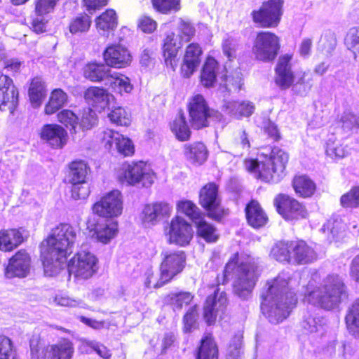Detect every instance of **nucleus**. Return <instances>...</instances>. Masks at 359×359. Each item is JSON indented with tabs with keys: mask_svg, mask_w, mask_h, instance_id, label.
<instances>
[{
	"mask_svg": "<svg viewBox=\"0 0 359 359\" xmlns=\"http://www.w3.org/2000/svg\"><path fill=\"white\" fill-rule=\"evenodd\" d=\"M72 185L71 197L74 200H83L88 197L90 193V185L87 181L82 182L69 183Z\"/></svg>",
	"mask_w": 359,
	"mask_h": 359,
	"instance_id": "obj_56",
	"label": "nucleus"
},
{
	"mask_svg": "<svg viewBox=\"0 0 359 359\" xmlns=\"http://www.w3.org/2000/svg\"><path fill=\"white\" fill-rule=\"evenodd\" d=\"M327 156L337 160L346 157L350 154L348 146L344 145L339 141L328 140L325 150Z\"/></svg>",
	"mask_w": 359,
	"mask_h": 359,
	"instance_id": "obj_47",
	"label": "nucleus"
},
{
	"mask_svg": "<svg viewBox=\"0 0 359 359\" xmlns=\"http://www.w3.org/2000/svg\"><path fill=\"white\" fill-rule=\"evenodd\" d=\"M200 204L207 211L208 217L219 220L226 212L221 206V200L218 194V186L215 182L204 185L199 193Z\"/></svg>",
	"mask_w": 359,
	"mask_h": 359,
	"instance_id": "obj_11",
	"label": "nucleus"
},
{
	"mask_svg": "<svg viewBox=\"0 0 359 359\" xmlns=\"http://www.w3.org/2000/svg\"><path fill=\"white\" fill-rule=\"evenodd\" d=\"M197 228V234L203 238L207 243H215L219 239L217 229L211 224L207 222L201 217L194 222Z\"/></svg>",
	"mask_w": 359,
	"mask_h": 359,
	"instance_id": "obj_41",
	"label": "nucleus"
},
{
	"mask_svg": "<svg viewBox=\"0 0 359 359\" xmlns=\"http://www.w3.org/2000/svg\"><path fill=\"white\" fill-rule=\"evenodd\" d=\"M180 46L175 40V34L171 32L166 35L163 44V54L165 62L167 66L170 67L173 70L178 65V52Z\"/></svg>",
	"mask_w": 359,
	"mask_h": 359,
	"instance_id": "obj_33",
	"label": "nucleus"
},
{
	"mask_svg": "<svg viewBox=\"0 0 359 359\" xmlns=\"http://www.w3.org/2000/svg\"><path fill=\"white\" fill-rule=\"evenodd\" d=\"M341 127L346 131L359 128V118L351 112H344L341 118Z\"/></svg>",
	"mask_w": 359,
	"mask_h": 359,
	"instance_id": "obj_62",
	"label": "nucleus"
},
{
	"mask_svg": "<svg viewBox=\"0 0 359 359\" xmlns=\"http://www.w3.org/2000/svg\"><path fill=\"white\" fill-rule=\"evenodd\" d=\"M30 356L32 359H48L49 345L46 346L39 336H32L29 339Z\"/></svg>",
	"mask_w": 359,
	"mask_h": 359,
	"instance_id": "obj_46",
	"label": "nucleus"
},
{
	"mask_svg": "<svg viewBox=\"0 0 359 359\" xmlns=\"http://www.w3.org/2000/svg\"><path fill=\"white\" fill-rule=\"evenodd\" d=\"M218 70L219 65L217 60L212 57H208L201 73V84L206 88L213 86L216 81Z\"/></svg>",
	"mask_w": 359,
	"mask_h": 359,
	"instance_id": "obj_39",
	"label": "nucleus"
},
{
	"mask_svg": "<svg viewBox=\"0 0 359 359\" xmlns=\"http://www.w3.org/2000/svg\"><path fill=\"white\" fill-rule=\"evenodd\" d=\"M180 0H151L154 9L161 14H168L177 11Z\"/></svg>",
	"mask_w": 359,
	"mask_h": 359,
	"instance_id": "obj_58",
	"label": "nucleus"
},
{
	"mask_svg": "<svg viewBox=\"0 0 359 359\" xmlns=\"http://www.w3.org/2000/svg\"><path fill=\"white\" fill-rule=\"evenodd\" d=\"M107 66L113 68H125L132 62V56L127 48L119 44H110L102 53Z\"/></svg>",
	"mask_w": 359,
	"mask_h": 359,
	"instance_id": "obj_16",
	"label": "nucleus"
},
{
	"mask_svg": "<svg viewBox=\"0 0 359 359\" xmlns=\"http://www.w3.org/2000/svg\"><path fill=\"white\" fill-rule=\"evenodd\" d=\"M250 147L248 134L245 130H239L231 142L230 152L234 156H241L248 151Z\"/></svg>",
	"mask_w": 359,
	"mask_h": 359,
	"instance_id": "obj_44",
	"label": "nucleus"
},
{
	"mask_svg": "<svg viewBox=\"0 0 359 359\" xmlns=\"http://www.w3.org/2000/svg\"><path fill=\"white\" fill-rule=\"evenodd\" d=\"M348 328L353 332H359V299L355 302L346 316Z\"/></svg>",
	"mask_w": 359,
	"mask_h": 359,
	"instance_id": "obj_55",
	"label": "nucleus"
},
{
	"mask_svg": "<svg viewBox=\"0 0 359 359\" xmlns=\"http://www.w3.org/2000/svg\"><path fill=\"white\" fill-rule=\"evenodd\" d=\"M164 233L170 244L180 241V216L176 215L164 229Z\"/></svg>",
	"mask_w": 359,
	"mask_h": 359,
	"instance_id": "obj_52",
	"label": "nucleus"
},
{
	"mask_svg": "<svg viewBox=\"0 0 359 359\" xmlns=\"http://www.w3.org/2000/svg\"><path fill=\"white\" fill-rule=\"evenodd\" d=\"M340 203L345 208H357L359 207V185L353 187L340 198Z\"/></svg>",
	"mask_w": 359,
	"mask_h": 359,
	"instance_id": "obj_53",
	"label": "nucleus"
},
{
	"mask_svg": "<svg viewBox=\"0 0 359 359\" xmlns=\"http://www.w3.org/2000/svg\"><path fill=\"white\" fill-rule=\"evenodd\" d=\"M107 117L111 123L118 126H128L131 123L130 114L122 107H114Z\"/></svg>",
	"mask_w": 359,
	"mask_h": 359,
	"instance_id": "obj_49",
	"label": "nucleus"
},
{
	"mask_svg": "<svg viewBox=\"0 0 359 359\" xmlns=\"http://www.w3.org/2000/svg\"><path fill=\"white\" fill-rule=\"evenodd\" d=\"M117 179L121 184L134 186L144 180L151 183L152 173L145 161H125L120 166Z\"/></svg>",
	"mask_w": 359,
	"mask_h": 359,
	"instance_id": "obj_9",
	"label": "nucleus"
},
{
	"mask_svg": "<svg viewBox=\"0 0 359 359\" xmlns=\"http://www.w3.org/2000/svg\"><path fill=\"white\" fill-rule=\"evenodd\" d=\"M97 258L90 252L81 250L76 252L67 262V269L69 276L85 280L96 272Z\"/></svg>",
	"mask_w": 359,
	"mask_h": 359,
	"instance_id": "obj_8",
	"label": "nucleus"
},
{
	"mask_svg": "<svg viewBox=\"0 0 359 359\" xmlns=\"http://www.w3.org/2000/svg\"><path fill=\"white\" fill-rule=\"evenodd\" d=\"M157 22L151 17L143 15L137 20V28L146 34L153 33L157 28Z\"/></svg>",
	"mask_w": 359,
	"mask_h": 359,
	"instance_id": "obj_61",
	"label": "nucleus"
},
{
	"mask_svg": "<svg viewBox=\"0 0 359 359\" xmlns=\"http://www.w3.org/2000/svg\"><path fill=\"white\" fill-rule=\"evenodd\" d=\"M178 263L177 255H167L162 264V269L159 279L157 280L154 274L149 275L146 281L147 287L157 289L168 283L176 274L175 272L171 271L170 269H173L175 265L177 266Z\"/></svg>",
	"mask_w": 359,
	"mask_h": 359,
	"instance_id": "obj_21",
	"label": "nucleus"
},
{
	"mask_svg": "<svg viewBox=\"0 0 359 359\" xmlns=\"http://www.w3.org/2000/svg\"><path fill=\"white\" fill-rule=\"evenodd\" d=\"M302 277L298 273L280 272L266 283V291L262 294L261 309L273 324H278L287 318L297 302L294 290Z\"/></svg>",
	"mask_w": 359,
	"mask_h": 359,
	"instance_id": "obj_1",
	"label": "nucleus"
},
{
	"mask_svg": "<svg viewBox=\"0 0 359 359\" xmlns=\"http://www.w3.org/2000/svg\"><path fill=\"white\" fill-rule=\"evenodd\" d=\"M304 302L325 309L337 307L346 297L344 280L337 274L327 276L320 283L311 278L302 291Z\"/></svg>",
	"mask_w": 359,
	"mask_h": 359,
	"instance_id": "obj_2",
	"label": "nucleus"
},
{
	"mask_svg": "<svg viewBox=\"0 0 359 359\" xmlns=\"http://www.w3.org/2000/svg\"><path fill=\"white\" fill-rule=\"evenodd\" d=\"M223 110L236 118L249 117L254 112L255 105L249 101H229L224 104Z\"/></svg>",
	"mask_w": 359,
	"mask_h": 359,
	"instance_id": "obj_34",
	"label": "nucleus"
},
{
	"mask_svg": "<svg viewBox=\"0 0 359 359\" xmlns=\"http://www.w3.org/2000/svg\"><path fill=\"white\" fill-rule=\"evenodd\" d=\"M46 83L41 76H36L29 80L28 96L32 106H41L46 97Z\"/></svg>",
	"mask_w": 359,
	"mask_h": 359,
	"instance_id": "obj_31",
	"label": "nucleus"
},
{
	"mask_svg": "<svg viewBox=\"0 0 359 359\" xmlns=\"http://www.w3.org/2000/svg\"><path fill=\"white\" fill-rule=\"evenodd\" d=\"M337 45L335 34L330 31H325L320 36L318 41V48L323 54L330 55L334 50Z\"/></svg>",
	"mask_w": 359,
	"mask_h": 359,
	"instance_id": "obj_50",
	"label": "nucleus"
},
{
	"mask_svg": "<svg viewBox=\"0 0 359 359\" xmlns=\"http://www.w3.org/2000/svg\"><path fill=\"white\" fill-rule=\"evenodd\" d=\"M20 93L12 78L0 74V111L13 115L19 105Z\"/></svg>",
	"mask_w": 359,
	"mask_h": 359,
	"instance_id": "obj_13",
	"label": "nucleus"
},
{
	"mask_svg": "<svg viewBox=\"0 0 359 359\" xmlns=\"http://www.w3.org/2000/svg\"><path fill=\"white\" fill-rule=\"evenodd\" d=\"M280 49V39L271 32L257 33L254 41L252 51L259 60L269 62L273 60Z\"/></svg>",
	"mask_w": 359,
	"mask_h": 359,
	"instance_id": "obj_10",
	"label": "nucleus"
},
{
	"mask_svg": "<svg viewBox=\"0 0 359 359\" xmlns=\"http://www.w3.org/2000/svg\"><path fill=\"white\" fill-rule=\"evenodd\" d=\"M110 94L107 89L100 86H90L83 93L86 102L95 110L102 111L109 102Z\"/></svg>",
	"mask_w": 359,
	"mask_h": 359,
	"instance_id": "obj_25",
	"label": "nucleus"
},
{
	"mask_svg": "<svg viewBox=\"0 0 359 359\" xmlns=\"http://www.w3.org/2000/svg\"><path fill=\"white\" fill-rule=\"evenodd\" d=\"M288 155L278 148H273L269 156L260 154L258 160H245L244 165L250 172H258V177L266 182L278 181L282 176Z\"/></svg>",
	"mask_w": 359,
	"mask_h": 359,
	"instance_id": "obj_4",
	"label": "nucleus"
},
{
	"mask_svg": "<svg viewBox=\"0 0 359 359\" xmlns=\"http://www.w3.org/2000/svg\"><path fill=\"white\" fill-rule=\"evenodd\" d=\"M292 264H306L316 259L314 250L304 241H291Z\"/></svg>",
	"mask_w": 359,
	"mask_h": 359,
	"instance_id": "obj_26",
	"label": "nucleus"
},
{
	"mask_svg": "<svg viewBox=\"0 0 359 359\" xmlns=\"http://www.w3.org/2000/svg\"><path fill=\"white\" fill-rule=\"evenodd\" d=\"M202 50L198 43L189 44L185 50L181 71L184 77L189 78L196 71L201 62Z\"/></svg>",
	"mask_w": 359,
	"mask_h": 359,
	"instance_id": "obj_27",
	"label": "nucleus"
},
{
	"mask_svg": "<svg viewBox=\"0 0 359 359\" xmlns=\"http://www.w3.org/2000/svg\"><path fill=\"white\" fill-rule=\"evenodd\" d=\"M39 138L53 149H62L69 140L67 130L57 123L43 125L39 133Z\"/></svg>",
	"mask_w": 359,
	"mask_h": 359,
	"instance_id": "obj_14",
	"label": "nucleus"
},
{
	"mask_svg": "<svg viewBox=\"0 0 359 359\" xmlns=\"http://www.w3.org/2000/svg\"><path fill=\"white\" fill-rule=\"evenodd\" d=\"M57 119L65 128H69L72 135L77 133L76 127L79 125V117L72 110L69 109L60 110L57 114Z\"/></svg>",
	"mask_w": 359,
	"mask_h": 359,
	"instance_id": "obj_45",
	"label": "nucleus"
},
{
	"mask_svg": "<svg viewBox=\"0 0 359 359\" xmlns=\"http://www.w3.org/2000/svg\"><path fill=\"white\" fill-rule=\"evenodd\" d=\"M348 49L355 53H359V27L351 28L344 39Z\"/></svg>",
	"mask_w": 359,
	"mask_h": 359,
	"instance_id": "obj_60",
	"label": "nucleus"
},
{
	"mask_svg": "<svg viewBox=\"0 0 359 359\" xmlns=\"http://www.w3.org/2000/svg\"><path fill=\"white\" fill-rule=\"evenodd\" d=\"M292 55L285 54L278 59L276 67V83L281 89L290 88L294 81V76L291 70V60Z\"/></svg>",
	"mask_w": 359,
	"mask_h": 359,
	"instance_id": "obj_22",
	"label": "nucleus"
},
{
	"mask_svg": "<svg viewBox=\"0 0 359 359\" xmlns=\"http://www.w3.org/2000/svg\"><path fill=\"white\" fill-rule=\"evenodd\" d=\"M172 213V208L166 203L154 202L146 204L141 212L143 223L154 225L160 220L167 219Z\"/></svg>",
	"mask_w": 359,
	"mask_h": 359,
	"instance_id": "obj_19",
	"label": "nucleus"
},
{
	"mask_svg": "<svg viewBox=\"0 0 359 359\" xmlns=\"http://www.w3.org/2000/svg\"><path fill=\"white\" fill-rule=\"evenodd\" d=\"M60 0H34V12L36 17H43L54 12Z\"/></svg>",
	"mask_w": 359,
	"mask_h": 359,
	"instance_id": "obj_51",
	"label": "nucleus"
},
{
	"mask_svg": "<svg viewBox=\"0 0 359 359\" xmlns=\"http://www.w3.org/2000/svg\"><path fill=\"white\" fill-rule=\"evenodd\" d=\"M94 22L98 32L109 36L116 30L119 17L116 10L109 8L96 16Z\"/></svg>",
	"mask_w": 359,
	"mask_h": 359,
	"instance_id": "obj_23",
	"label": "nucleus"
},
{
	"mask_svg": "<svg viewBox=\"0 0 359 359\" xmlns=\"http://www.w3.org/2000/svg\"><path fill=\"white\" fill-rule=\"evenodd\" d=\"M106 66L105 62H88L82 69L83 76L86 79L94 83H100L104 79H109L111 70Z\"/></svg>",
	"mask_w": 359,
	"mask_h": 359,
	"instance_id": "obj_29",
	"label": "nucleus"
},
{
	"mask_svg": "<svg viewBox=\"0 0 359 359\" xmlns=\"http://www.w3.org/2000/svg\"><path fill=\"white\" fill-rule=\"evenodd\" d=\"M31 257L25 249L17 251L9 259L4 269L8 278H25L29 272Z\"/></svg>",
	"mask_w": 359,
	"mask_h": 359,
	"instance_id": "obj_15",
	"label": "nucleus"
},
{
	"mask_svg": "<svg viewBox=\"0 0 359 359\" xmlns=\"http://www.w3.org/2000/svg\"><path fill=\"white\" fill-rule=\"evenodd\" d=\"M25 241L26 238L18 228H8L0 230V250L2 252H12Z\"/></svg>",
	"mask_w": 359,
	"mask_h": 359,
	"instance_id": "obj_24",
	"label": "nucleus"
},
{
	"mask_svg": "<svg viewBox=\"0 0 359 359\" xmlns=\"http://www.w3.org/2000/svg\"><path fill=\"white\" fill-rule=\"evenodd\" d=\"M277 212L288 221L306 219L308 211L297 200L285 194L278 195L273 201Z\"/></svg>",
	"mask_w": 359,
	"mask_h": 359,
	"instance_id": "obj_12",
	"label": "nucleus"
},
{
	"mask_svg": "<svg viewBox=\"0 0 359 359\" xmlns=\"http://www.w3.org/2000/svg\"><path fill=\"white\" fill-rule=\"evenodd\" d=\"M74 354V343L69 338L62 337L49 345L48 359H72Z\"/></svg>",
	"mask_w": 359,
	"mask_h": 359,
	"instance_id": "obj_30",
	"label": "nucleus"
},
{
	"mask_svg": "<svg viewBox=\"0 0 359 359\" xmlns=\"http://www.w3.org/2000/svg\"><path fill=\"white\" fill-rule=\"evenodd\" d=\"M181 211L194 222L202 217L197 206L189 201H181Z\"/></svg>",
	"mask_w": 359,
	"mask_h": 359,
	"instance_id": "obj_63",
	"label": "nucleus"
},
{
	"mask_svg": "<svg viewBox=\"0 0 359 359\" xmlns=\"http://www.w3.org/2000/svg\"><path fill=\"white\" fill-rule=\"evenodd\" d=\"M238 46L237 41L232 37H227L222 42V53L229 61L236 58Z\"/></svg>",
	"mask_w": 359,
	"mask_h": 359,
	"instance_id": "obj_59",
	"label": "nucleus"
},
{
	"mask_svg": "<svg viewBox=\"0 0 359 359\" xmlns=\"http://www.w3.org/2000/svg\"><path fill=\"white\" fill-rule=\"evenodd\" d=\"M196 359H218V348L211 335L201 339Z\"/></svg>",
	"mask_w": 359,
	"mask_h": 359,
	"instance_id": "obj_40",
	"label": "nucleus"
},
{
	"mask_svg": "<svg viewBox=\"0 0 359 359\" xmlns=\"http://www.w3.org/2000/svg\"><path fill=\"white\" fill-rule=\"evenodd\" d=\"M97 122V116L92 108L87 107L82 110L79 125L82 130L91 129Z\"/></svg>",
	"mask_w": 359,
	"mask_h": 359,
	"instance_id": "obj_57",
	"label": "nucleus"
},
{
	"mask_svg": "<svg viewBox=\"0 0 359 359\" xmlns=\"http://www.w3.org/2000/svg\"><path fill=\"white\" fill-rule=\"evenodd\" d=\"M93 213L106 219H114L120 217L123 210V198L121 192L113 189L104 194L91 208Z\"/></svg>",
	"mask_w": 359,
	"mask_h": 359,
	"instance_id": "obj_6",
	"label": "nucleus"
},
{
	"mask_svg": "<svg viewBox=\"0 0 359 359\" xmlns=\"http://www.w3.org/2000/svg\"><path fill=\"white\" fill-rule=\"evenodd\" d=\"M87 229L97 242L106 245L117 236L118 222L114 219H107L105 222L97 221L88 224Z\"/></svg>",
	"mask_w": 359,
	"mask_h": 359,
	"instance_id": "obj_18",
	"label": "nucleus"
},
{
	"mask_svg": "<svg viewBox=\"0 0 359 359\" xmlns=\"http://www.w3.org/2000/svg\"><path fill=\"white\" fill-rule=\"evenodd\" d=\"M92 26V17L83 12L73 17L69 22L68 29L72 35H81L89 32Z\"/></svg>",
	"mask_w": 359,
	"mask_h": 359,
	"instance_id": "obj_37",
	"label": "nucleus"
},
{
	"mask_svg": "<svg viewBox=\"0 0 359 359\" xmlns=\"http://www.w3.org/2000/svg\"><path fill=\"white\" fill-rule=\"evenodd\" d=\"M116 142V148L119 154L124 157H132L135 153V148L133 141L123 135L118 136Z\"/></svg>",
	"mask_w": 359,
	"mask_h": 359,
	"instance_id": "obj_54",
	"label": "nucleus"
},
{
	"mask_svg": "<svg viewBox=\"0 0 359 359\" xmlns=\"http://www.w3.org/2000/svg\"><path fill=\"white\" fill-rule=\"evenodd\" d=\"M227 304L226 294L224 292L215 291L214 294L209 296L204 305V318L208 324L215 322L219 313H223Z\"/></svg>",
	"mask_w": 359,
	"mask_h": 359,
	"instance_id": "obj_20",
	"label": "nucleus"
},
{
	"mask_svg": "<svg viewBox=\"0 0 359 359\" xmlns=\"http://www.w3.org/2000/svg\"><path fill=\"white\" fill-rule=\"evenodd\" d=\"M224 276L226 279L231 276L235 294L246 299L258 279V262L250 257L239 261L238 255L235 254L226 264Z\"/></svg>",
	"mask_w": 359,
	"mask_h": 359,
	"instance_id": "obj_3",
	"label": "nucleus"
},
{
	"mask_svg": "<svg viewBox=\"0 0 359 359\" xmlns=\"http://www.w3.org/2000/svg\"><path fill=\"white\" fill-rule=\"evenodd\" d=\"M0 359H19L13 341L4 334H0Z\"/></svg>",
	"mask_w": 359,
	"mask_h": 359,
	"instance_id": "obj_48",
	"label": "nucleus"
},
{
	"mask_svg": "<svg viewBox=\"0 0 359 359\" xmlns=\"http://www.w3.org/2000/svg\"><path fill=\"white\" fill-rule=\"evenodd\" d=\"M292 187L299 197L310 198L316 192V184L308 176L302 175L295 176L292 180Z\"/></svg>",
	"mask_w": 359,
	"mask_h": 359,
	"instance_id": "obj_36",
	"label": "nucleus"
},
{
	"mask_svg": "<svg viewBox=\"0 0 359 359\" xmlns=\"http://www.w3.org/2000/svg\"><path fill=\"white\" fill-rule=\"evenodd\" d=\"M188 107L192 125L196 128L206 127L211 113L204 97L199 94L193 96Z\"/></svg>",
	"mask_w": 359,
	"mask_h": 359,
	"instance_id": "obj_17",
	"label": "nucleus"
},
{
	"mask_svg": "<svg viewBox=\"0 0 359 359\" xmlns=\"http://www.w3.org/2000/svg\"><path fill=\"white\" fill-rule=\"evenodd\" d=\"M302 327L311 333L318 332L322 329V320L308 314L302 322Z\"/></svg>",
	"mask_w": 359,
	"mask_h": 359,
	"instance_id": "obj_64",
	"label": "nucleus"
},
{
	"mask_svg": "<svg viewBox=\"0 0 359 359\" xmlns=\"http://www.w3.org/2000/svg\"><path fill=\"white\" fill-rule=\"evenodd\" d=\"M67 93L60 88H53L49 95L48 100L44 106V114L53 115L62 109L68 102Z\"/></svg>",
	"mask_w": 359,
	"mask_h": 359,
	"instance_id": "obj_32",
	"label": "nucleus"
},
{
	"mask_svg": "<svg viewBox=\"0 0 359 359\" xmlns=\"http://www.w3.org/2000/svg\"><path fill=\"white\" fill-rule=\"evenodd\" d=\"M69 182H82L87 181V176L90 170L88 163L84 160L76 159L67 165Z\"/></svg>",
	"mask_w": 359,
	"mask_h": 359,
	"instance_id": "obj_35",
	"label": "nucleus"
},
{
	"mask_svg": "<svg viewBox=\"0 0 359 359\" xmlns=\"http://www.w3.org/2000/svg\"><path fill=\"white\" fill-rule=\"evenodd\" d=\"M184 155L191 163L201 165L208 158L206 147L201 142L184 146Z\"/></svg>",
	"mask_w": 359,
	"mask_h": 359,
	"instance_id": "obj_38",
	"label": "nucleus"
},
{
	"mask_svg": "<svg viewBox=\"0 0 359 359\" xmlns=\"http://www.w3.org/2000/svg\"><path fill=\"white\" fill-rule=\"evenodd\" d=\"M291 242H278L271 250V256L279 262L292 263Z\"/></svg>",
	"mask_w": 359,
	"mask_h": 359,
	"instance_id": "obj_43",
	"label": "nucleus"
},
{
	"mask_svg": "<svg viewBox=\"0 0 359 359\" xmlns=\"http://www.w3.org/2000/svg\"><path fill=\"white\" fill-rule=\"evenodd\" d=\"M245 211L247 222L252 228L259 229L267 224L268 216L257 201L252 200L246 205Z\"/></svg>",
	"mask_w": 359,
	"mask_h": 359,
	"instance_id": "obj_28",
	"label": "nucleus"
},
{
	"mask_svg": "<svg viewBox=\"0 0 359 359\" xmlns=\"http://www.w3.org/2000/svg\"><path fill=\"white\" fill-rule=\"evenodd\" d=\"M109 79L111 80L109 86L112 90L121 95L129 93L133 88L130 79L121 73L110 74Z\"/></svg>",
	"mask_w": 359,
	"mask_h": 359,
	"instance_id": "obj_42",
	"label": "nucleus"
},
{
	"mask_svg": "<svg viewBox=\"0 0 359 359\" xmlns=\"http://www.w3.org/2000/svg\"><path fill=\"white\" fill-rule=\"evenodd\" d=\"M76 241V231L69 223H60L52 229L50 234L43 240L50 252L60 266L67 261V257L71 254L69 250Z\"/></svg>",
	"mask_w": 359,
	"mask_h": 359,
	"instance_id": "obj_5",
	"label": "nucleus"
},
{
	"mask_svg": "<svg viewBox=\"0 0 359 359\" xmlns=\"http://www.w3.org/2000/svg\"><path fill=\"white\" fill-rule=\"evenodd\" d=\"M283 0H269L263 2L258 10L252 11L253 22L263 28L276 27L283 14Z\"/></svg>",
	"mask_w": 359,
	"mask_h": 359,
	"instance_id": "obj_7",
	"label": "nucleus"
}]
</instances>
